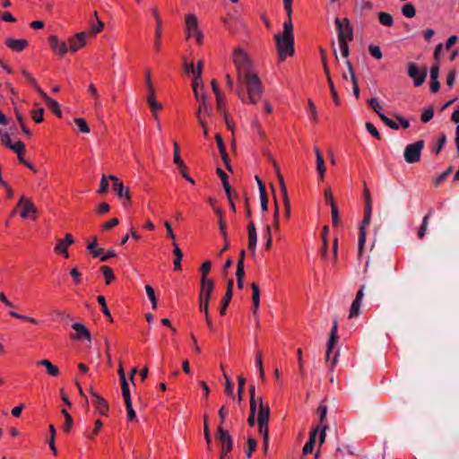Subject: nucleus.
Listing matches in <instances>:
<instances>
[{"instance_id":"nucleus-1","label":"nucleus","mask_w":459,"mask_h":459,"mask_svg":"<svg viewBox=\"0 0 459 459\" xmlns=\"http://www.w3.org/2000/svg\"><path fill=\"white\" fill-rule=\"evenodd\" d=\"M274 39L276 42L279 57L281 61H283L287 56H292L294 54V35L291 20L288 19L283 23V33L276 34L274 36Z\"/></svg>"},{"instance_id":"nucleus-2","label":"nucleus","mask_w":459,"mask_h":459,"mask_svg":"<svg viewBox=\"0 0 459 459\" xmlns=\"http://www.w3.org/2000/svg\"><path fill=\"white\" fill-rule=\"evenodd\" d=\"M233 63L236 68L238 79H241L243 76L253 73L252 63L243 49H234Z\"/></svg>"},{"instance_id":"nucleus-3","label":"nucleus","mask_w":459,"mask_h":459,"mask_svg":"<svg viewBox=\"0 0 459 459\" xmlns=\"http://www.w3.org/2000/svg\"><path fill=\"white\" fill-rule=\"evenodd\" d=\"M238 82L247 87V95L257 94V96H261L263 92L262 82L255 73H250L241 79H238Z\"/></svg>"},{"instance_id":"nucleus-4","label":"nucleus","mask_w":459,"mask_h":459,"mask_svg":"<svg viewBox=\"0 0 459 459\" xmlns=\"http://www.w3.org/2000/svg\"><path fill=\"white\" fill-rule=\"evenodd\" d=\"M423 140L417 141L414 143L408 144L403 152L404 160L407 163H415L420 160L421 151L424 148Z\"/></svg>"},{"instance_id":"nucleus-5","label":"nucleus","mask_w":459,"mask_h":459,"mask_svg":"<svg viewBox=\"0 0 459 459\" xmlns=\"http://www.w3.org/2000/svg\"><path fill=\"white\" fill-rule=\"evenodd\" d=\"M145 83H146V86H147L148 91H149V94L147 97V103H148L155 119H157L158 118L157 112L159 110L162 109V105L155 100L154 88L152 83L151 73L149 70H147L145 73Z\"/></svg>"},{"instance_id":"nucleus-6","label":"nucleus","mask_w":459,"mask_h":459,"mask_svg":"<svg viewBox=\"0 0 459 459\" xmlns=\"http://www.w3.org/2000/svg\"><path fill=\"white\" fill-rule=\"evenodd\" d=\"M186 29L187 37L194 36L198 44L203 43L204 35L198 29V21L194 13L186 15Z\"/></svg>"},{"instance_id":"nucleus-7","label":"nucleus","mask_w":459,"mask_h":459,"mask_svg":"<svg viewBox=\"0 0 459 459\" xmlns=\"http://www.w3.org/2000/svg\"><path fill=\"white\" fill-rule=\"evenodd\" d=\"M334 23L337 29L338 38L340 37L341 31L344 40L351 41L353 39V28L348 18L341 20L340 18L336 17Z\"/></svg>"},{"instance_id":"nucleus-8","label":"nucleus","mask_w":459,"mask_h":459,"mask_svg":"<svg viewBox=\"0 0 459 459\" xmlns=\"http://www.w3.org/2000/svg\"><path fill=\"white\" fill-rule=\"evenodd\" d=\"M427 69L424 67L420 70L419 66L415 63H410L408 65V75L413 79L414 85L419 87L422 85L427 78Z\"/></svg>"},{"instance_id":"nucleus-9","label":"nucleus","mask_w":459,"mask_h":459,"mask_svg":"<svg viewBox=\"0 0 459 459\" xmlns=\"http://www.w3.org/2000/svg\"><path fill=\"white\" fill-rule=\"evenodd\" d=\"M372 213V204H365V212L362 221V225L359 228V250L361 252L365 242H366V230L365 227L370 223Z\"/></svg>"},{"instance_id":"nucleus-10","label":"nucleus","mask_w":459,"mask_h":459,"mask_svg":"<svg viewBox=\"0 0 459 459\" xmlns=\"http://www.w3.org/2000/svg\"><path fill=\"white\" fill-rule=\"evenodd\" d=\"M217 437L219 441L222 445V452L221 455V459H224L225 455L231 450L232 448V439L230 434L223 429V427L221 425L218 427Z\"/></svg>"},{"instance_id":"nucleus-11","label":"nucleus","mask_w":459,"mask_h":459,"mask_svg":"<svg viewBox=\"0 0 459 459\" xmlns=\"http://www.w3.org/2000/svg\"><path fill=\"white\" fill-rule=\"evenodd\" d=\"M72 328L74 330V333L71 334V337L74 340H87L91 342V333L84 325L81 323H74L72 325Z\"/></svg>"},{"instance_id":"nucleus-12","label":"nucleus","mask_w":459,"mask_h":459,"mask_svg":"<svg viewBox=\"0 0 459 459\" xmlns=\"http://www.w3.org/2000/svg\"><path fill=\"white\" fill-rule=\"evenodd\" d=\"M275 167L277 169V177L279 178L281 191L282 198H283V202H284V207H285V214L284 215L286 218H289L290 215V200L288 197L287 187H286V185L284 182V178L280 171V169H278L276 164H275Z\"/></svg>"},{"instance_id":"nucleus-13","label":"nucleus","mask_w":459,"mask_h":459,"mask_svg":"<svg viewBox=\"0 0 459 459\" xmlns=\"http://www.w3.org/2000/svg\"><path fill=\"white\" fill-rule=\"evenodd\" d=\"M48 41L53 51L60 56H64L67 53L68 47L65 41H59L56 35H51Z\"/></svg>"},{"instance_id":"nucleus-14","label":"nucleus","mask_w":459,"mask_h":459,"mask_svg":"<svg viewBox=\"0 0 459 459\" xmlns=\"http://www.w3.org/2000/svg\"><path fill=\"white\" fill-rule=\"evenodd\" d=\"M201 285L202 288L199 299L209 300L214 289L213 281L208 278L201 277Z\"/></svg>"},{"instance_id":"nucleus-15","label":"nucleus","mask_w":459,"mask_h":459,"mask_svg":"<svg viewBox=\"0 0 459 459\" xmlns=\"http://www.w3.org/2000/svg\"><path fill=\"white\" fill-rule=\"evenodd\" d=\"M87 35V32L82 31L71 38L69 39L70 50L76 52L79 48H82L85 45V38Z\"/></svg>"},{"instance_id":"nucleus-16","label":"nucleus","mask_w":459,"mask_h":459,"mask_svg":"<svg viewBox=\"0 0 459 459\" xmlns=\"http://www.w3.org/2000/svg\"><path fill=\"white\" fill-rule=\"evenodd\" d=\"M18 207H22L21 217L23 219L27 218L30 212H36L34 204L30 199H26L24 196L21 197L18 203Z\"/></svg>"},{"instance_id":"nucleus-17","label":"nucleus","mask_w":459,"mask_h":459,"mask_svg":"<svg viewBox=\"0 0 459 459\" xmlns=\"http://www.w3.org/2000/svg\"><path fill=\"white\" fill-rule=\"evenodd\" d=\"M152 13L156 20L154 46H155L156 50L158 51L160 49V46L161 20H160L159 12L156 8H152Z\"/></svg>"},{"instance_id":"nucleus-18","label":"nucleus","mask_w":459,"mask_h":459,"mask_svg":"<svg viewBox=\"0 0 459 459\" xmlns=\"http://www.w3.org/2000/svg\"><path fill=\"white\" fill-rule=\"evenodd\" d=\"M365 289H366V286L362 285L360 287V289L359 290V291L357 292L356 298L351 306L349 316H356L359 314L360 304H361L362 299L364 297Z\"/></svg>"},{"instance_id":"nucleus-19","label":"nucleus","mask_w":459,"mask_h":459,"mask_svg":"<svg viewBox=\"0 0 459 459\" xmlns=\"http://www.w3.org/2000/svg\"><path fill=\"white\" fill-rule=\"evenodd\" d=\"M36 365L44 367L46 368L47 373L50 377H56L60 374L59 368L48 359H44L38 360L36 362Z\"/></svg>"},{"instance_id":"nucleus-20","label":"nucleus","mask_w":459,"mask_h":459,"mask_svg":"<svg viewBox=\"0 0 459 459\" xmlns=\"http://www.w3.org/2000/svg\"><path fill=\"white\" fill-rule=\"evenodd\" d=\"M247 232H248V249L252 253H255L256 242H257V237H256L255 226L253 221H250L248 223Z\"/></svg>"},{"instance_id":"nucleus-21","label":"nucleus","mask_w":459,"mask_h":459,"mask_svg":"<svg viewBox=\"0 0 459 459\" xmlns=\"http://www.w3.org/2000/svg\"><path fill=\"white\" fill-rule=\"evenodd\" d=\"M5 45L13 51L21 52L28 46V41L23 39H7L5 40Z\"/></svg>"},{"instance_id":"nucleus-22","label":"nucleus","mask_w":459,"mask_h":459,"mask_svg":"<svg viewBox=\"0 0 459 459\" xmlns=\"http://www.w3.org/2000/svg\"><path fill=\"white\" fill-rule=\"evenodd\" d=\"M113 189L116 192L118 198H125L127 203L131 202L129 189L125 187L122 182H115L113 184Z\"/></svg>"},{"instance_id":"nucleus-23","label":"nucleus","mask_w":459,"mask_h":459,"mask_svg":"<svg viewBox=\"0 0 459 459\" xmlns=\"http://www.w3.org/2000/svg\"><path fill=\"white\" fill-rule=\"evenodd\" d=\"M270 408L264 404L262 400L259 401V411L257 416V423H269Z\"/></svg>"},{"instance_id":"nucleus-24","label":"nucleus","mask_w":459,"mask_h":459,"mask_svg":"<svg viewBox=\"0 0 459 459\" xmlns=\"http://www.w3.org/2000/svg\"><path fill=\"white\" fill-rule=\"evenodd\" d=\"M41 98L44 100V101L46 102L48 107L52 110L53 113H55L58 117L62 116V111L57 101L48 97L46 92L41 95Z\"/></svg>"},{"instance_id":"nucleus-25","label":"nucleus","mask_w":459,"mask_h":459,"mask_svg":"<svg viewBox=\"0 0 459 459\" xmlns=\"http://www.w3.org/2000/svg\"><path fill=\"white\" fill-rule=\"evenodd\" d=\"M251 288H252V292H253V296H252L253 312L255 314L258 310L259 303H260V290H259V287L256 283H252Z\"/></svg>"},{"instance_id":"nucleus-26","label":"nucleus","mask_w":459,"mask_h":459,"mask_svg":"<svg viewBox=\"0 0 459 459\" xmlns=\"http://www.w3.org/2000/svg\"><path fill=\"white\" fill-rule=\"evenodd\" d=\"M317 432H318V429H315L311 432L308 441L305 444V446L303 447V453L305 455L312 453V451L314 449V445L316 442Z\"/></svg>"},{"instance_id":"nucleus-27","label":"nucleus","mask_w":459,"mask_h":459,"mask_svg":"<svg viewBox=\"0 0 459 459\" xmlns=\"http://www.w3.org/2000/svg\"><path fill=\"white\" fill-rule=\"evenodd\" d=\"M173 147H174V158H173L174 163L178 166V169H186V164L184 163V161L182 160V159L179 155L180 149H179V146L177 142L174 143Z\"/></svg>"},{"instance_id":"nucleus-28","label":"nucleus","mask_w":459,"mask_h":459,"mask_svg":"<svg viewBox=\"0 0 459 459\" xmlns=\"http://www.w3.org/2000/svg\"><path fill=\"white\" fill-rule=\"evenodd\" d=\"M204 112L207 116H211L212 115V108L208 106V103H207V100H206V96L204 95L202 96V99L200 100V106H199V108L198 110L196 111V117L198 118H200V115L202 112Z\"/></svg>"},{"instance_id":"nucleus-29","label":"nucleus","mask_w":459,"mask_h":459,"mask_svg":"<svg viewBox=\"0 0 459 459\" xmlns=\"http://www.w3.org/2000/svg\"><path fill=\"white\" fill-rule=\"evenodd\" d=\"M325 76L327 78V82H328V85H329V88H330L332 98H333V101L335 102V104L338 105V104H340V98H339V95H338L337 91L335 89L334 83L333 82L331 74H327Z\"/></svg>"},{"instance_id":"nucleus-30","label":"nucleus","mask_w":459,"mask_h":459,"mask_svg":"<svg viewBox=\"0 0 459 459\" xmlns=\"http://www.w3.org/2000/svg\"><path fill=\"white\" fill-rule=\"evenodd\" d=\"M378 19H379V22L384 26L390 27L394 23V19H393L392 15L388 13L380 12L378 13Z\"/></svg>"},{"instance_id":"nucleus-31","label":"nucleus","mask_w":459,"mask_h":459,"mask_svg":"<svg viewBox=\"0 0 459 459\" xmlns=\"http://www.w3.org/2000/svg\"><path fill=\"white\" fill-rule=\"evenodd\" d=\"M100 271L102 272V273L106 279L107 285H109L111 283V281L116 279L113 270L109 266H107V265L101 266Z\"/></svg>"},{"instance_id":"nucleus-32","label":"nucleus","mask_w":459,"mask_h":459,"mask_svg":"<svg viewBox=\"0 0 459 459\" xmlns=\"http://www.w3.org/2000/svg\"><path fill=\"white\" fill-rule=\"evenodd\" d=\"M338 41H339V46H340L342 56L345 58L348 57L350 55V48L348 46L349 40L343 39V37H342V34L341 31H340V37H339Z\"/></svg>"},{"instance_id":"nucleus-33","label":"nucleus","mask_w":459,"mask_h":459,"mask_svg":"<svg viewBox=\"0 0 459 459\" xmlns=\"http://www.w3.org/2000/svg\"><path fill=\"white\" fill-rule=\"evenodd\" d=\"M61 412L65 416V423L63 425V429L65 432H69L73 428V419L65 409H63Z\"/></svg>"},{"instance_id":"nucleus-34","label":"nucleus","mask_w":459,"mask_h":459,"mask_svg":"<svg viewBox=\"0 0 459 459\" xmlns=\"http://www.w3.org/2000/svg\"><path fill=\"white\" fill-rule=\"evenodd\" d=\"M432 212H433V210H430L429 212V213L424 216V218L422 220L421 226H420V228L419 231H418L419 238H424L426 230H427V228H428L429 219V216L432 213Z\"/></svg>"},{"instance_id":"nucleus-35","label":"nucleus","mask_w":459,"mask_h":459,"mask_svg":"<svg viewBox=\"0 0 459 459\" xmlns=\"http://www.w3.org/2000/svg\"><path fill=\"white\" fill-rule=\"evenodd\" d=\"M231 299H232V293H230V291H226L225 296H224V298L221 301V304L220 306V313L221 316L225 315L226 308L229 306V304L230 303Z\"/></svg>"},{"instance_id":"nucleus-36","label":"nucleus","mask_w":459,"mask_h":459,"mask_svg":"<svg viewBox=\"0 0 459 459\" xmlns=\"http://www.w3.org/2000/svg\"><path fill=\"white\" fill-rule=\"evenodd\" d=\"M329 231L328 226H325L322 232V239H323V247L321 248V254L323 257H325L327 255L328 242H327V233Z\"/></svg>"},{"instance_id":"nucleus-37","label":"nucleus","mask_w":459,"mask_h":459,"mask_svg":"<svg viewBox=\"0 0 459 459\" xmlns=\"http://www.w3.org/2000/svg\"><path fill=\"white\" fill-rule=\"evenodd\" d=\"M402 13L408 18H412L416 14L415 7L412 4H406L402 7Z\"/></svg>"},{"instance_id":"nucleus-38","label":"nucleus","mask_w":459,"mask_h":459,"mask_svg":"<svg viewBox=\"0 0 459 459\" xmlns=\"http://www.w3.org/2000/svg\"><path fill=\"white\" fill-rule=\"evenodd\" d=\"M173 254L175 255V259L173 262L174 270L179 271V270H181V261H182V257H183V253L180 248H177L176 251H173Z\"/></svg>"},{"instance_id":"nucleus-39","label":"nucleus","mask_w":459,"mask_h":459,"mask_svg":"<svg viewBox=\"0 0 459 459\" xmlns=\"http://www.w3.org/2000/svg\"><path fill=\"white\" fill-rule=\"evenodd\" d=\"M68 246L64 244V241L62 239H59L57 244L55 247V252L58 254H63L65 258L69 257Z\"/></svg>"},{"instance_id":"nucleus-40","label":"nucleus","mask_w":459,"mask_h":459,"mask_svg":"<svg viewBox=\"0 0 459 459\" xmlns=\"http://www.w3.org/2000/svg\"><path fill=\"white\" fill-rule=\"evenodd\" d=\"M145 291H146L147 297L149 298V299L152 302V308L155 309L157 307V299H156V295H155V291H154L153 288L150 285H146Z\"/></svg>"},{"instance_id":"nucleus-41","label":"nucleus","mask_w":459,"mask_h":459,"mask_svg":"<svg viewBox=\"0 0 459 459\" xmlns=\"http://www.w3.org/2000/svg\"><path fill=\"white\" fill-rule=\"evenodd\" d=\"M379 118L385 123V126H387L391 129H393V130L399 129V125L396 122L390 119L389 117H387L385 115L379 114Z\"/></svg>"},{"instance_id":"nucleus-42","label":"nucleus","mask_w":459,"mask_h":459,"mask_svg":"<svg viewBox=\"0 0 459 459\" xmlns=\"http://www.w3.org/2000/svg\"><path fill=\"white\" fill-rule=\"evenodd\" d=\"M74 123L79 127L80 131L83 134L90 133V127L83 118L78 117L74 119Z\"/></svg>"},{"instance_id":"nucleus-43","label":"nucleus","mask_w":459,"mask_h":459,"mask_svg":"<svg viewBox=\"0 0 459 459\" xmlns=\"http://www.w3.org/2000/svg\"><path fill=\"white\" fill-rule=\"evenodd\" d=\"M95 405L100 411L101 415H105L108 410V404L106 401L101 397H97V401H95Z\"/></svg>"},{"instance_id":"nucleus-44","label":"nucleus","mask_w":459,"mask_h":459,"mask_svg":"<svg viewBox=\"0 0 459 459\" xmlns=\"http://www.w3.org/2000/svg\"><path fill=\"white\" fill-rule=\"evenodd\" d=\"M434 116V108L433 107H429L427 109H425L421 114V121L423 123H428L433 118Z\"/></svg>"},{"instance_id":"nucleus-45","label":"nucleus","mask_w":459,"mask_h":459,"mask_svg":"<svg viewBox=\"0 0 459 459\" xmlns=\"http://www.w3.org/2000/svg\"><path fill=\"white\" fill-rule=\"evenodd\" d=\"M316 170L318 172L320 179H323L325 178V166L324 158L318 157V160H316Z\"/></svg>"},{"instance_id":"nucleus-46","label":"nucleus","mask_w":459,"mask_h":459,"mask_svg":"<svg viewBox=\"0 0 459 459\" xmlns=\"http://www.w3.org/2000/svg\"><path fill=\"white\" fill-rule=\"evenodd\" d=\"M223 377L225 379V393L231 396L233 394V383L225 372L223 373Z\"/></svg>"},{"instance_id":"nucleus-47","label":"nucleus","mask_w":459,"mask_h":459,"mask_svg":"<svg viewBox=\"0 0 459 459\" xmlns=\"http://www.w3.org/2000/svg\"><path fill=\"white\" fill-rule=\"evenodd\" d=\"M49 432H50V440H49V447L53 454L56 455L57 454L56 446H55V435H56V429L53 425L49 426Z\"/></svg>"},{"instance_id":"nucleus-48","label":"nucleus","mask_w":459,"mask_h":459,"mask_svg":"<svg viewBox=\"0 0 459 459\" xmlns=\"http://www.w3.org/2000/svg\"><path fill=\"white\" fill-rule=\"evenodd\" d=\"M43 114V108H40L37 110H31V117L36 123H41L44 120Z\"/></svg>"},{"instance_id":"nucleus-49","label":"nucleus","mask_w":459,"mask_h":459,"mask_svg":"<svg viewBox=\"0 0 459 459\" xmlns=\"http://www.w3.org/2000/svg\"><path fill=\"white\" fill-rule=\"evenodd\" d=\"M0 136H1L2 144L10 149V146H12V144H13V143L11 141L10 134L7 132H3L0 129Z\"/></svg>"},{"instance_id":"nucleus-50","label":"nucleus","mask_w":459,"mask_h":459,"mask_svg":"<svg viewBox=\"0 0 459 459\" xmlns=\"http://www.w3.org/2000/svg\"><path fill=\"white\" fill-rule=\"evenodd\" d=\"M332 221L333 226H337L340 223L339 212L335 204H332L331 207Z\"/></svg>"},{"instance_id":"nucleus-51","label":"nucleus","mask_w":459,"mask_h":459,"mask_svg":"<svg viewBox=\"0 0 459 459\" xmlns=\"http://www.w3.org/2000/svg\"><path fill=\"white\" fill-rule=\"evenodd\" d=\"M121 383H122V395L124 397L125 403H126L128 401H132L127 381L124 380Z\"/></svg>"},{"instance_id":"nucleus-52","label":"nucleus","mask_w":459,"mask_h":459,"mask_svg":"<svg viewBox=\"0 0 459 459\" xmlns=\"http://www.w3.org/2000/svg\"><path fill=\"white\" fill-rule=\"evenodd\" d=\"M368 51L370 55L377 60L381 59L383 56L381 49L378 46L369 45Z\"/></svg>"},{"instance_id":"nucleus-53","label":"nucleus","mask_w":459,"mask_h":459,"mask_svg":"<svg viewBox=\"0 0 459 459\" xmlns=\"http://www.w3.org/2000/svg\"><path fill=\"white\" fill-rule=\"evenodd\" d=\"M368 132L372 135L374 136L375 138H377V140H380L381 139V135L379 134V132L377 131V129L374 126L373 124L369 123V122H367L366 125H365Z\"/></svg>"},{"instance_id":"nucleus-54","label":"nucleus","mask_w":459,"mask_h":459,"mask_svg":"<svg viewBox=\"0 0 459 459\" xmlns=\"http://www.w3.org/2000/svg\"><path fill=\"white\" fill-rule=\"evenodd\" d=\"M317 411L319 413V424L321 426H324L323 422L325 420L327 414V406L325 404H320L319 407L317 408Z\"/></svg>"},{"instance_id":"nucleus-55","label":"nucleus","mask_w":459,"mask_h":459,"mask_svg":"<svg viewBox=\"0 0 459 459\" xmlns=\"http://www.w3.org/2000/svg\"><path fill=\"white\" fill-rule=\"evenodd\" d=\"M126 408L127 411V420L132 421L135 419V411L133 408L132 401H128L126 403Z\"/></svg>"},{"instance_id":"nucleus-56","label":"nucleus","mask_w":459,"mask_h":459,"mask_svg":"<svg viewBox=\"0 0 459 459\" xmlns=\"http://www.w3.org/2000/svg\"><path fill=\"white\" fill-rule=\"evenodd\" d=\"M10 150L13 151L17 154H22L25 150V144L19 141L16 143H13L12 146H10Z\"/></svg>"},{"instance_id":"nucleus-57","label":"nucleus","mask_w":459,"mask_h":459,"mask_svg":"<svg viewBox=\"0 0 459 459\" xmlns=\"http://www.w3.org/2000/svg\"><path fill=\"white\" fill-rule=\"evenodd\" d=\"M446 142V136L445 134H442L438 139L437 144L434 147L433 152L437 154L441 152L443 146Z\"/></svg>"},{"instance_id":"nucleus-58","label":"nucleus","mask_w":459,"mask_h":459,"mask_svg":"<svg viewBox=\"0 0 459 459\" xmlns=\"http://www.w3.org/2000/svg\"><path fill=\"white\" fill-rule=\"evenodd\" d=\"M368 105L370 108L379 116V114H382L380 110L382 109V107L380 106L377 99L372 98L368 100Z\"/></svg>"},{"instance_id":"nucleus-59","label":"nucleus","mask_w":459,"mask_h":459,"mask_svg":"<svg viewBox=\"0 0 459 459\" xmlns=\"http://www.w3.org/2000/svg\"><path fill=\"white\" fill-rule=\"evenodd\" d=\"M256 447V441L254 438H249L247 440V449L246 450L247 457H250L252 453L255 451Z\"/></svg>"},{"instance_id":"nucleus-60","label":"nucleus","mask_w":459,"mask_h":459,"mask_svg":"<svg viewBox=\"0 0 459 459\" xmlns=\"http://www.w3.org/2000/svg\"><path fill=\"white\" fill-rule=\"evenodd\" d=\"M319 51L321 54V60H322V65L324 67V72H325V75L330 74L329 67H328L327 61H326L325 51L322 48H319Z\"/></svg>"},{"instance_id":"nucleus-61","label":"nucleus","mask_w":459,"mask_h":459,"mask_svg":"<svg viewBox=\"0 0 459 459\" xmlns=\"http://www.w3.org/2000/svg\"><path fill=\"white\" fill-rule=\"evenodd\" d=\"M338 333H330V337H329V341H328V343H327V346H328V354L332 352L336 342L338 341Z\"/></svg>"},{"instance_id":"nucleus-62","label":"nucleus","mask_w":459,"mask_h":459,"mask_svg":"<svg viewBox=\"0 0 459 459\" xmlns=\"http://www.w3.org/2000/svg\"><path fill=\"white\" fill-rule=\"evenodd\" d=\"M108 189V183L106 176L103 175L101 179H100V188L98 190V193L99 194H106Z\"/></svg>"},{"instance_id":"nucleus-63","label":"nucleus","mask_w":459,"mask_h":459,"mask_svg":"<svg viewBox=\"0 0 459 459\" xmlns=\"http://www.w3.org/2000/svg\"><path fill=\"white\" fill-rule=\"evenodd\" d=\"M98 302L101 305L102 312L105 316H111L110 311L106 304V299L103 296H99L97 298Z\"/></svg>"},{"instance_id":"nucleus-64","label":"nucleus","mask_w":459,"mask_h":459,"mask_svg":"<svg viewBox=\"0 0 459 459\" xmlns=\"http://www.w3.org/2000/svg\"><path fill=\"white\" fill-rule=\"evenodd\" d=\"M211 266H212V263L209 260L205 261L202 264V266H201L202 277L207 278V274L209 273V272L211 270Z\"/></svg>"}]
</instances>
